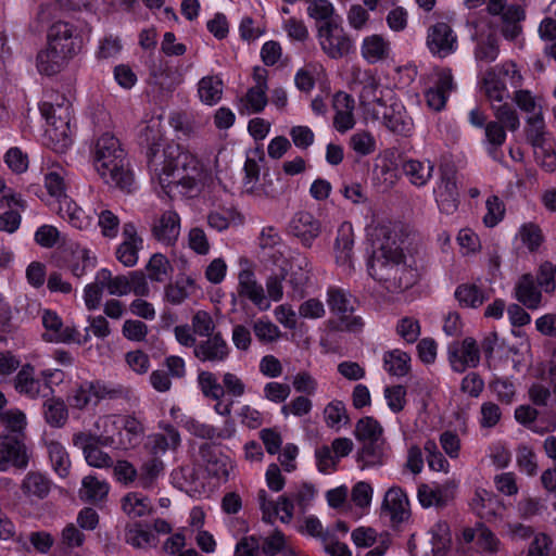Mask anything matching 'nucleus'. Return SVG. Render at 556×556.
<instances>
[{
	"instance_id": "nucleus-1",
	"label": "nucleus",
	"mask_w": 556,
	"mask_h": 556,
	"mask_svg": "<svg viewBox=\"0 0 556 556\" xmlns=\"http://www.w3.org/2000/svg\"><path fill=\"white\" fill-rule=\"evenodd\" d=\"M163 141L161 123L157 121H151L144 125L138 136V143L144 151L147 166L152 173V180L157 178L162 191L169 194L172 186L178 185L177 179L181 175L182 147L172 142L161 150Z\"/></svg>"
},
{
	"instance_id": "nucleus-2",
	"label": "nucleus",
	"mask_w": 556,
	"mask_h": 556,
	"mask_svg": "<svg viewBox=\"0 0 556 556\" xmlns=\"http://www.w3.org/2000/svg\"><path fill=\"white\" fill-rule=\"evenodd\" d=\"M379 236H382L383 240L368 261L369 275L391 292L408 289L414 283L415 275L406 266L403 249L391 237L389 228H380Z\"/></svg>"
},
{
	"instance_id": "nucleus-3",
	"label": "nucleus",
	"mask_w": 556,
	"mask_h": 556,
	"mask_svg": "<svg viewBox=\"0 0 556 556\" xmlns=\"http://www.w3.org/2000/svg\"><path fill=\"white\" fill-rule=\"evenodd\" d=\"M94 167L103 181L110 186L127 189L134 181L126 152L119 140L106 132L98 138L93 149Z\"/></svg>"
},
{
	"instance_id": "nucleus-4",
	"label": "nucleus",
	"mask_w": 556,
	"mask_h": 556,
	"mask_svg": "<svg viewBox=\"0 0 556 556\" xmlns=\"http://www.w3.org/2000/svg\"><path fill=\"white\" fill-rule=\"evenodd\" d=\"M70 108V102L65 104L45 102L40 109L49 124L46 132L48 137L55 142L54 150L56 151H63L72 144Z\"/></svg>"
},
{
	"instance_id": "nucleus-5",
	"label": "nucleus",
	"mask_w": 556,
	"mask_h": 556,
	"mask_svg": "<svg viewBox=\"0 0 556 556\" xmlns=\"http://www.w3.org/2000/svg\"><path fill=\"white\" fill-rule=\"evenodd\" d=\"M321 50L331 59H341L353 50V41L338 22L323 23L317 28Z\"/></svg>"
},
{
	"instance_id": "nucleus-6",
	"label": "nucleus",
	"mask_w": 556,
	"mask_h": 556,
	"mask_svg": "<svg viewBox=\"0 0 556 556\" xmlns=\"http://www.w3.org/2000/svg\"><path fill=\"white\" fill-rule=\"evenodd\" d=\"M327 303L330 311L339 316V321H330L333 329L356 332L362 329L364 323L359 316H354L351 305V295L340 288H329Z\"/></svg>"
},
{
	"instance_id": "nucleus-7",
	"label": "nucleus",
	"mask_w": 556,
	"mask_h": 556,
	"mask_svg": "<svg viewBox=\"0 0 556 556\" xmlns=\"http://www.w3.org/2000/svg\"><path fill=\"white\" fill-rule=\"evenodd\" d=\"M515 419L536 434L543 435L556 430V410L553 408L539 410L529 404L519 405L515 409Z\"/></svg>"
},
{
	"instance_id": "nucleus-8",
	"label": "nucleus",
	"mask_w": 556,
	"mask_h": 556,
	"mask_svg": "<svg viewBox=\"0 0 556 556\" xmlns=\"http://www.w3.org/2000/svg\"><path fill=\"white\" fill-rule=\"evenodd\" d=\"M448 362L456 372L476 368L480 363V349L476 339L466 337L463 341H453L447 348Z\"/></svg>"
},
{
	"instance_id": "nucleus-9",
	"label": "nucleus",
	"mask_w": 556,
	"mask_h": 556,
	"mask_svg": "<svg viewBox=\"0 0 556 556\" xmlns=\"http://www.w3.org/2000/svg\"><path fill=\"white\" fill-rule=\"evenodd\" d=\"M73 444L83 450L89 466L96 468L113 466L112 457L99 447L100 444L106 445L108 439L86 432H78L73 435Z\"/></svg>"
},
{
	"instance_id": "nucleus-10",
	"label": "nucleus",
	"mask_w": 556,
	"mask_h": 556,
	"mask_svg": "<svg viewBox=\"0 0 556 556\" xmlns=\"http://www.w3.org/2000/svg\"><path fill=\"white\" fill-rule=\"evenodd\" d=\"M24 440L0 434V471H5L10 466L17 469L27 468L29 455Z\"/></svg>"
},
{
	"instance_id": "nucleus-11",
	"label": "nucleus",
	"mask_w": 556,
	"mask_h": 556,
	"mask_svg": "<svg viewBox=\"0 0 556 556\" xmlns=\"http://www.w3.org/2000/svg\"><path fill=\"white\" fill-rule=\"evenodd\" d=\"M427 47L433 55L446 58L457 49V36L452 27L439 22L428 28Z\"/></svg>"
},
{
	"instance_id": "nucleus-12",
	"label": "nucleus",
	"mask_w": 556,
	"mask_h": 556,
	"mask_svg": "<svg viewBox=\"0 0 556 556\" xmlns=\"http://www.w3.org/2000/svg\"><path fill=\"white\" fill-rule=\"evenodd\" d=\"M48 45L56 47L62 53L74 56L80 49V38L74 25L58 21L48 30Z\"/></svg>"
},
{
	"instance_id": "nucleus-13",
	"label": "nucleus",
	"mask_w": 556,
	"mask_h": 556,
	"mask_svg": "<svg viewBox=\"0 0 556 556\" xmlns=\"http://www.w3.org/2000/svg\"><path fill=\"white\" fill-rule=\"evenodd\" d=\"M230 348L220 332H216L205 340L198 342L193 355L203 363L219 364L227 361Z\"/></svg>"
},
{
	"instance_id": "nucleus-14",
	"label": "nucleus",
	"mask_w": 556,
	"mask_h": 556,
	"mask_svg": "<svg viewBox=\"0 0 556 556\" xmlns=\"http://www.w3.org/2000/svg\"><path fill=\"white\" fill-rule=\"evenodd\" d=\"M199 454L210 476L225 481L228 480L233 464L227 455L210 443L202 444Z\"/></svg>"
},
{
	"instance_id": "nucleus-15",
	"label": "nucleus",
	"mask_w": 556,
	"mask_h": 556,
	"mask_svg": "<svg viewBox=\"0 0 556 556\" xmlns=\"http://www.w3.org/2000/svg\"><path fill=\"white\" fill-rule=\"evenodd\" d=\"M288 230L304 247H311L313 241L319 236L321 227L319 220L309 212H298L291 218Z\"/></svg>"
},
{
	"instance_id": "nucleus-16",
	"label": "nucleus",
	"mask_w": 556,
	"mask_h": 556,
	"mask_svg": "<svg viewBox=\"0 0 556 556\" xmlns=\"http://www.w3.org/2000/svg\"><path fill=\"white\" fill-rule=\"evenodd\" d=\"M381 508L390 516L393 525H400L410 516L407 495L399 486H392L387 491Z\"/></svg>"
},
{
	"instance_id": "nucleus-17",
	"label": "nucleus",
	"mask_w": 556,
	"mask_h": 556,
	"mask_svg": "<svg viewBox=\"0 0 556 556\" xmlns=\"http://www.w3.org/2000/svg\"><path fill=\"white\" fill-rule=\"evenodd\" d=\"M238 279L239 296L249 299L261 311L269 308L270 303L267 301L263 286L257 282L253 270L249 268L240 270Z\"/></svg>"
},
{
	"instance_id": "nucleus-18",
	"label": "nucleus",
	"mask_w": 556,
	"mask_h": 556,
	"mask_svg": "<svg viewBox=\"0 0 556 556\" xmlns=\"http://www.w3.org/2000/svg\"><path fill=\"white\" fill-rule=\"evenodd\" d=\"M41 319L46 329L42 334L45 341L67 343L75 340L77 331L72 327H64L61 317L55 312L43 309Z\"/></svg>"
},
{
	"instance_id": "nucleus-19",
	"label": "nucleus",
	"mask_w": 556,
	"mask_h": 556,
	"mask_svg": "<svg viewBox=\"0 0 556 556\" xmlns=\"http://www.w3.org/2000/svg\"><path fill=\"white\" fill-rule=\"evenodd\" d=\"M180 233V218L174 211L164 212L152 226L153 237L167 245H173Z\"/></svg>"
},
{
	"instance_id": "nucleus-20",
	"label": "nucleus",
	"mask_w": 556,
	"mask_h": 556,
	"mask_svg": "<svg viewBox=\"0 0 556 556\" xmlns=\"http://www.w3.org/2000/svg\"><path fill=\"white\" fill-rule=\"evenodd\" d=\"M454 83L450 70H443L438 74L433 87L426 91V101L430 109L439 112L444 109L448 93L453 90Z\"/></svg>"
},
{
	"instance_id": "nucleus-21",
	"label": "nucleus",
	"mask_w": 556,
	"mask_h": 556,
	"mask_svg": "<svg viewBox=\"0 0 556 556\" xmlns=\"http://www.w3.org/2000/svg\"><path fill=\"white\" fill-rule=\"evenodd\" d=\"M400 166L402 174L413 186L418 188L425 187L428 184L434 170V164L430 160L404 159Z\"/></svg>"
},
{
	"instance_id": "nucleus-22",
	"label": "nucleus",
	"mask_w": 556,
	"mask_h": 556,
	"mask_svg": "<svg viewBox=\"0 0 556 556\" xmlns=\"http://www.w3.org/2000/svg\"><path fill=\"white\" fill-rule=\"evenodd\" d=\"M163 433H154L149 437L147 447L152 456H161L167 451H175L180 445L179 431L172 425L162 426Z\"/></svg>"
},
{
	"instance_id": "nucleus-23",
	"label": "nucleus",
	"mask_w": 556,
	"mask_h": 556,
	"mask_svg": "<svg viewBox=\"0 0 556 556\" xmlns=\"http://www.w3.org/2000/svg\"><path fill=\"white\" fill-rule=\"evenodd\" d=\"M89 390L94 397L93 404L97 405L103 400H124L129 402L132 397V389L122 383L105 382L102 380L90 381Z\"/></svg>"
},
{
	"instance_id": "nucleus-24",
	"label": "nucleus",
	"mask_w": 556,
	"mask_h": 556,
	"mask_svg": "<svg viewBox=\"0 0 556 556\" xmlns=\"http://www.w3.org/2000/svg\"><path fill=\"white\" fill-rule=\"evenodd\" d=\"M526 18L525 10L518 4L507 7L500 16V33L508 41L516 40L522 34L521 23Z\"/></svg>"
},
{
	"instance_id": "nucleus-25",
	"label": "nucleus",
	"mask_w": 556,
	"mask_h": 556,
	"mask_svg": "<svg viewBox=\"0 0 556 556\" xmlns=\"http://www.w3.org/2000/svg\"><path fill=\"white\" fill-rule=\"evenodd\" d=\"M51 480L40 471H28L23 478L20 490L29 500H43L51 491Z\"/></svg>"
},
{
	"instance_id": "nucleus-26",
	"label": "nucleus",
	"mask_w": 556,
	"mask_h": 556,
	"mask_svg": "<svg viewBox=\"0 0 556 556\" xmlns=\"http://www.w3.org/2000/svg\"><path fill=\"white\" fill-rule=\"evenodd\" d=\"M354 244V233L350 224H343L339 229L334 242L336 262L352 271V250Z\"/></svg>"
},
{
	"instance_id": "nucleus-27",
	"label": "nucleus",
	"mask_w": 556,
	"mask_h": 556,
	"mask_svg": "<svg viewBox=\"0 0 556 556\" xmlns=\"http://www.w3.org/2000/svg\"><path fill=\"white\" fill-rule=\"evenodd\" d=\"M34 374L35 369L30 364L22 366L14 378L15 390L33 400L39 396L47 397L48 393L41 390L42 386L40 381L35 378Z\"/></svg>"
},
{
	"instance_id": "nucleus-28",
	"label": "nucleus",
	"mask_w": 556,
	"mask_h": 556,
	"mask_svg": "<svg viewBox=\"0 0 556 556\" xmlns=\"http://www.w3.org/2000/svg\"><path fill=\"white\" fill-rule=\"evenodd\" d=\"M72 58L59 51L56 47L48 45V48L37 55V68L41 74L52 76L59 73Z\"/></svg>"
},
{
	"instance_id": "nucleus-29",
	"label": "nucleus",
	"mask_w": 556,
	"mask_h": 556,
	"mask_svg": "<svg viewBox=\"0 0 556 556\" xmlns=\"http://www.w3.org/2000/svg\"><path fill=\"white\" fill-rule=\"evenodd\" d=\"M532 275H522L515 288L516 299L530 309L540 306L542 294Z\"/></svg>"
},
{
	"instance_id": "nucleus-30",
	"label": "nucleus",
	"mask_w": 556,
	"mask_h": 556,
	"mask_svg": "<svg viewBox=\"0 0 556 556\" xmlns=\"http://www.w3.org/2000/svg\"><path fill=\"white\" fill-rule=\"evenodd\" d=\"M42 416L52 428H63L68 420V408L61 397L47 396L42 403Z\"/></svg>"
},
{
	"instance_id": "nucleus-31",
	"label": "nucleus",
	"mask_w": 556,
	"mask_h": 556,
	"mask_svg": "<svg viewBox=\"0 0 556 556\" xmlns=\"http://www.w3.org/2000/svg\"><path fill=\"white\" fill-rule=\"evenodd\" d=\"M125 542L135 548L146 549L156 546V535L141 522L127 523L125 526Z\"/></svg>"
},
{
	"instance_id": "nucleus-32",
	"label": "nucleus",
	"mask_w": 556,
	"mask_h": 556,
	"mask_svg": "<svg viewBox=\"0 0 556 556\" xmlns=\"http://www.w3.org/2000/svg\"><path fill=\"white\" fill-rule=\"evenodd\" d=\"M418 501L425 508L435 506L445 507L453 498V492L447 485L431 488L422 483L418 486Z\"/></svg>"
},
{
	"instance_id": "nucleus-33",
	"label": "nucleus",
	"mask_w": 556,
	"mask_h": 556,
	"mask_svg": "<svg viewBox=\"0 0 556 556\" xmlns=\"http://www.w3.org/2000/svg\"><path fill=\"white\" fill-rule=\"evenodd\" d=\"M121 503L123 511L131 519L148 516L153 511L149 497L138 492L127 493Z\"/></svg>"
},
{
	"instance_id": "nucleus-34",
	"label": "nucleus",
	"mask_w": 556,
	"mask_h": 556,
	"mask_svg": "<svg viewBox=\"0 0 556 556\" xmlns=\"http://www.w3.org/2000/svg\"><path fill=\"white\" fill-rule=\"evenodd\" d=\"M59 214L77 229H86L91 226L92 219L68 197L60 200Z\"/></svg>"
},
{
	"instance_id": "nucleus-35",
	"label": "nucleus",
	"mask_w": 556,
	"mask_h": 556,
	"mask_svg": "<svg viewBox=\"0 0 556 556\" xmlns=\"http://www.w3.org/2000/svg\"><path fill=\"white\" fill-rule=\"evenodd\" d=\"M180 172L181 175L177 179V184L190 190L197 185V177L201 172L199 160L189 151L182 148L180 156Z\"/></svg>"
},
{
	"instance_id": "nucleus-36",
	"label": "nucleus",
	"mask_w": 556,
	"mask_h": 556,
	"mask_svg": "<svg viewBox=\"0 0 556 556\" xmlns=\"http://www.w3.org/2000/svg\"><path fill=\"white\" fill-rule=\"evenodd\" d=\"M390 43L380 35L366 37L362 43V55L369 63H376L389 55Z\"/></svg>"
},
{
	"instance_id": "nucleus-37",
	"label": "nucleus",
	"mask_w": 556,
	"mask_h": 556,
	"mask_svg": "<svg viewBox=\"0 0 556 556\" xmlns=\"http://www.w3.org/2000/svg\"><path fill=\"white\" fill-rule=\"evenodd\" d=\"M455 299L459 306L466 308H477L488 299L484 291L473 283H462L455 290Z\"/></svg>"
},
{
	"instance_id": "nucleus-38",
	"label": "nucleus",
	"mask_w": 556,
	"mask_h": 556,
	"mask_svg": "<svg viewBox=\"0 0 556 556\" xmlns=\"http://www.w3.org/2000/svg\"><path fill=\"white\" fill-rule=\"evenodd\" d=\"M482 90L489 101L503 102L507 93L505 83L498 76L496 68H489L482 78Z\"/></svg>"
},
{
	"instance_id": "nucleus-39",
	"label": "nucleus",
	"mask_w": 556,
	"mask_h": 556,
	"mask_svg": "<svg viewBox=\"0 0 556 556\" xmlns=\"http://www.w3.org/2000/svg\"><path fill=\"white\" fill-rule=\"evenodd\" d=\"M46 445L53 470L59 477L66 478L71 469V459L67 451L58 441H50Z\"/></svg>"
},
{
	"instance_id": "nucleus-40",
	"label": "nucleus",
	"mask_w": 556,
	"mask_h": 556,
	"mask_svg": "<svg viewBox=\"0 0 556 556\" xmlns=\"http://www.w3.org/2000/svg\"><path fill=\"white\" fill-rule=\"evenodd\" d=\"M383 124L390 131L401 136H408L413 129L412 118L406 112L395 110L394 106L383 113Z\"/></svg>"
},
{
	"instance_id": "nucleus-41",
	"label": "nucleus",
	"mask_w": 556,
	"mask_h": 556,
	"mask_svg": "<svg viewBox=\"0 0 556 556\" xmlns=\"http://www.w3.org/2000/svg\"><path fill=\"white\" fill-rule=\"evenodd\" d=\"M410 356L401 350L388 351L383 355V367L392 376H406L410 369Z\"/></svg>"
},
{
	"instance_id": "nucleus-42",
	"label": "nucleus",
	"mask_w": 556,
	"mask_h": 556,
	"mask_svg": "<svg viewBox=\"0 0 556 556\" xmlns=\"http://www.w3.org/2000/svg\"><path fill=\"white\" fill-rule=\"evenodd\" d=\"M363 446L357 453V462L362 463V468L382 465L383 446L382 440L362 442Z\"/></svg>"
},
{
	"instance_id": "nucleus-43",
	"label": "nucleus",
	"mask_w": 556,
	"mask_h": 556,
	"mask_svg": "<svg viewBox=\"0 0 556 556\" xmlns=\"http://www.w3.org/2000/svg\"><path fill=\"white\" fill-rule=\"evenodd\" d=\"M1 424L4 426L3 434L25 439L26 416L18 409L1 413Z\"/></svg>"
},
{
	"instance_id": "nucleus-44",
	"label": "nucleus",
	"mask_w": 556,
	"mask_h": 556,
	"mask_svg": "<svg viewBox=\"0 0 556 556\" xmlns=\"http://www.w3.org/2000/svg\"><path fill=\"white\" fill-rule=\"evenodd\" d=\"M97 280L101 281L112 295L122 296L130 292V281L128 277L124 275L113 277L111 270L106 268H102L97 274Z\"/></svg>"
},
{
	"instance_id": "nucleus-45",
	"label": "nucleus",
	"mask_w": 556,
	"mask_h": 556,
	"mask_svg": "<svg viewBox=\"0 0 556 556\" xmlns=\"http://www.w3.org/2000/svg\"><path fill=\"white\" fill-rule=\"evenodd\" d=\"M518 237L529 252H536L545 241L541 227L532 222L525 223L518 230Z\"/></svg>"
},
{
	"instance_id": "nucleus-46",
	"label": "nucleus",
	"mask_w": 556,
	"mask_h": 556,
	"mask_svg": "<svg viewBox=\"0 0 556 556\" xmlns=\"http://www.w3.org/2000/svg\"><path fill=\"white\" fill-rule=\"evenodd\" d=\"M308 262L305 257L298 261L295 265H292L291 274L288 279V283L292 288V298L301 299L303 296V290L309 280V269H307Z\"/></svg>"
},
{
	"instance_id": "nucleus-47",
	"label": "nucleus",
	"mask_w": 556,
	"mask_h": 556,
	"mask_svg": "<svg viewBox=\"0 0 556 556\" xmlns=\"http://www.w3.org/2000/svg\"><path fill=\"white\" fill-rule=\"evenodd\" d=\"M383 428L370 416L361 418L355 426L354 434L359 442L381 440Z\"/></svg>"
},
{
	"instance_id": "nucleus-48",
	"label": "nucleus",
	"mask_w": 556,
	"mask_h": 556,
	"mask_svg": "<svg viewBox=\"0 0 556 556\" xmlns=\"http://www.w3.org/2000/svg\"><path fill=\"white\" fill-rule=\"evenodd\" d=\"M200 99L206 104L216 103L222 98L223 81L217 76H206L199 81Z\"/></svg>"
},
{
	"instance_id": "nucleus-49",
	"label": "nucleus",
	"mask_w": 556,
	"mask_h": 556,
	"mask_svg": "<svg viewBox=\"0 0 556 556\" xmlns=\"http://www.w3.org/2000/svg\"><path fill=\"white\" fill-rule=\"evenodd\" d=\"M198 384L202 394L211 400H222L225 395V389L218 382L216 376L211 371H200L198 375Z\"/></svg>"
},
{
	"instance_id": "nucleus-50",
	"label": "nucleus",
	"mask_w": 556,
	"mask_h": 556,
	"mask_svg": "<svg viewBox=\"0 0 556 556\" xmlns=\"http://www.w3.org/2000/svg\"><path fill=\"white\" fill-rule=\"evenodd\" d=\"M493 114L495 122L503 125L505 129L509 131H516L520 127V119L517 111L511 108L508 103L492 104Z\"/></svg>"
},
{
	"instance_id": "nucleus-51",
	"label": "nucleus",
	"mask_w": 556,
	"mask_h": 556,
	"mask_svg": "<svg viewBox=\"0 0 556 556\" xmlns=\"http://www.w3.org/2000/svg\"><path fill=\"white\" fill-rule=\"evenodd\" d=\"M146 270L150 280L164 282L172 271V266L163 254L155 253L149 260Z\"/></svg>"
},
{
	"instance_id": "nucleus-52",
	"label": "nucleus",
	"mask_w": 556,
	"mask_h": 556,
	"mask_svg": "<svg viewBox=\"0 0 556 556\" xmlns=\"http://www.w3.org/2000/svg\"><path fill=\"white\" fill-rule=\"evenodd\" d=\"M123 431L127 435V441L122 439L121 444L124 448H130L139 444L143 435L144 428L135 416L127 415L123 417Z\"/></svg>"
},
{
	"instance_id": "nucleus-53",
	"label": "nucleus",
	"mask_w": 556,
	"mask_h": 556,
	"mask_svg": "<svg viewBox=\"0 0 556 556\" xmlns=\"http://www.w3.org/2000/svg\"><path fill=\"white\" fill-rule=\"evenodd\" d=\"M516 463L521 472L533 477L538 473V460L536 455L532 447L520 444L516 451Z\"/></svg>"
},
{
	"instance_id": "nucleus-54",
	"label": "nucleus",
	"mask_w": 556,
	"mask_h": 556,
	"mask_svg": "<svg viewBox=\"0 0 556 556\" xmlns=\"http://www.w3.org/2000/svg\"><path fill=\"white\" fill-rule=\"evenodd\" d=\"M150 76L155 86L166 91H173L180 83L176 72L169 67H153Z\"/></svg>"
},
{
	"instance_id": "nucleus-55",
	"label": "nucleus",
	"mask_w": 556,
	"mask_h": 556,
	"mask_svg": "<svg viewBox=\"0 0 556 556\" xmlns=\"http://www.w3.org/2000/svg\"><path fill=\"white\" fill-rule=\"evenodd\" d=\"M261 552L266 556L287 554V539L282 531L276 529L270 535L261 539Z\"/></svg>"
},
{
	"instance_id": "nucleus-56",
	"label": "nucleus",
	"mask_w": 556,
	"mask_h": 556,
	"mask_svg": "<svg viewBox=\"0 0 556 556\" xmlns=\"http://www.w3.org/2000/svg\"><path fill=\"white\" fill-rule=\"evenodd\" d=\"M267 86H254L248 89L245 96L241 99V102L252 112H262L268 100L266 96Z\"/></svg>"
},
{
	"instance_id": "nucleus-57",
	"label": "nucleus",
	"mask_w": 556,
	"mask_h": 556,
	"mask_svg": "<svg viewBox=\"0 0 556 556\" xmlns=\"http://www.w3.org/2000/svg\"><path fill=\"white\" fill-rule=\"evenodd\" d=\"M500 53L498 40L494 35H489L484 40L478 42L475 49L477 61L491 63L495 61Z\"/></svg>"
},
{
	"instance_id": "nucleus-58",
	"label": "nucleus",
	"mask_w": 556,
	"mask_h": 556,
	"mask_svg": "<svg viewBox=\"0 0 556 556\" xmlns=\"http://www.w3.org/2000/svg\"><path fill=\"white\" fill-rule=\"evenodd\" d=\"M334 8L329 0H312L307 7V15L323 23L338 22Z\"/></svg>"
},
{
	"instance_id": "nucleus-59",
	"label": "nucleus",
	"mask_w": 556,
	"mask_h": 556,
	"mask_svg": "<svg viewBox=\"0 0 556 556\" xmlns=\"http://www.w3.org/2000/svg\"><path fill=\"white\" fill-rule=\"evenodd\" d=\"M83 486L86 491V498L90 502H100L106 497L110 486L105 481H100L94 476H87L83 479Z\"/></svg>"
},
{
	"instance_id": "nucleus-60",
	"label": "nucleus",
	"mask_w": 556,
	"mask_h": 556,
	"mask_svg": "<svg viewBox=\"0 0 556 556\" xmlns=\"http://www.w3.org/2000/svg\"><path fill=\"white\" fill-rule=\"evenodd\" d=\"M164 470V463L159 456H153L151 459L146 462L141 467L139 476V483L142 488L148 489L152 485L153 481Z\"/></svg>"
},
{
	"instance_id": "nucleus-61",
	"label": "nucleus",
	"mask_w": 556,
	"mask_h": 556,
	"mask_svg": "<svg viewBox=\"0 0 556 556\" xmlns=\"http://www.w3.org/2000/svg\"><path fill=\"white\" fill-rule=\"evenodd\" d=\"M253 331L255 337L262 343H271L280 338L279 328L269 319H257L253 323Z\"/></svg>"
},
{
	"instance_id": "nucleus-62",
	"label": "nucleus",
	"mask_w": 556,
	"mask_h": 556,
	"mask_svg": "<svg viewBox=\"0 0 556 556\" xmlns=\"http://www.w3.org/2000/svg\"><path fill=\"white\" fill-rule=\"evenodd\" d=\"M484 131L489 144V154H493V150H498L505 143L506 130L500 123L491 121L486 123Z\"/></svg>"
},
{
	"instance_id": "nucleus-63",
	"label": "nucleus",
	"mask_w": 556,
	"mask_h": 556,
	"mask_svg": "<svg viewBox=\"0 0 556 556\" xmlns=\"http://www.w3.org/2000/svg\"><path fill=\"white\" fill-rule=\"evenodd\" d=\"M431 532L432 552L435 556H443L451 543L448 526L446 523H437Z\"/></svg>"
},
{
	"instance_id": "nucleus-64",
	"label": "nucleus",
	"mask_w": 556,
	"mask_h": 556,
	"mask_svg": "<svg viewBox=\"0 0 556 556\" xmlns=\"http://www.w3.org/2000/svg\"><path fill=\"white\" fill-rule=\"evenodd\" d=\"M538 286L551 293L556 289V265L551 262L541 264L536 275Z\"/></svg>"
}]
</instances>
